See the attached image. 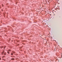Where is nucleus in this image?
Wrapping results in <instances>:
<instances>
[{"label": "nucleus", "mask_w": 62, "mask_h": 62, "mask_svg": "<svg viewBox=\"0 0 62 62\" xmlns=\"http://www.w3.org/2000/svg\"><path fill=\"white\" fill-rule=\"evenodd\" d=\"M11 50H8V51H7V52L8 53V54H9V51H10Z\"/></svg>", "instance_id": "1"}, {"label": "nucleus", "mask_w": 62, "mask_h": 62, "mask_svg": "<svg viewBox=\"0 0 62 62\" xmlns=\"http://www.w3.org/2000/svg\"><path fill=\"white\" fill-rule=\"evenodd\" d=\"M11 60H14V59L13 58L12 59H11Z\"/></svg>", "instance_id": "2"}, {"label": "nucleus", "mask_w": 62, "mask_h": 62, "mask_svg": "<svg viewBox=\"0 0 62 62\" xmlns=\"http://www.w3.org/2000/svg\"><path fill=\"white\" fill-rule=\"evenodd\" d=\"M4 51H3V52L2 53V54H4Z\"/></svg>", "instance_id": "3"}, {"label": "nucleus", "mask_w": 62, "mask_h": 62, "mask_svg": "<svg viewBox=\"0 0 62 62\" xmlns=\"http://www.w3.org/2000/svg\"><path fill=\"white\" fill-rule=\"evenodd\" d=\"M3 46H1V47H0V48H3Z\"/></svg>", "instance_id": "4"}, {"label": "nucleus", "mask_w": 62, "mask_h": 62, "mask_svg": "<svg viewBox=\"0 0 62 62\" xmlns=\"http://www.w3.org/2000/svg\"><path fill=\"white\" fill-rule=\"evenodd\" d=\"M4 56H2V57H4Z\"/></svg>", "instance_id": "5"}, {"label": "nucleus", "mask_w": 62, "mask_h": 62, "mask_svg": "<svg viewBox=\"0 0 62 62\" xmlns=\"http://www.w3.org/2000/svg\"><path fill=\"white\" fill-rule=\"evenodd\" d=\"M1 60V58H0V60Z\"/></svg>", "instance_id": "6"}, {"label": "nucleus", "mask_w": 62, "mask_h": 62, "mask_svg": "<svg viewBox=\"0 0 62 62\" xmlns=\"http://www.w3.org/2000/svg\"><path fill=\"white\" fill-rule=\"evenodd\" d=\"M6 47V46H5V47H4L5 48V47Z\"/></svg>", "instance_id": "7"}, {"label": "nucleus", "mask_w": 62, "mask_h": 62, "mask_svg": "<svg viewBox=\"0 0 62 62\" xmlns=\"http://www.w3.org/2000/svg\"><path fill=\"white\" fill-rule=\"evenodd\" d=\"M54 11V10H53V11Z\"/></svg>", "instance_id": "8"}, {"label": "nucleus", "mask_w": 62, "mask_h": 62, "mask_svg": "<svg viewBox=\"0 0 62 62\" xmlns=\"http://www.w3.org/2000/svg\"><path fill=\"white\" fill-rule=\"evenodd\" d=\"M61 55H62V54Z\"/></svg>", "instance_id": "9"}]
</instances>
